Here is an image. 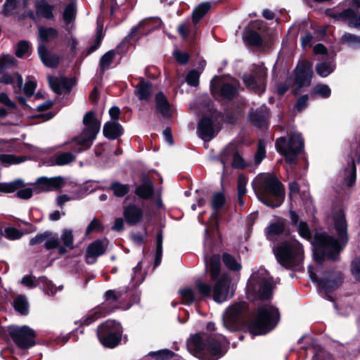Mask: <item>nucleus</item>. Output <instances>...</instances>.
<instances>
[{
  "label": "nucleus",
  "mask_w": 360,
  "mask_h": 360,
  "mask_svg": "<svg viewBox=\"0 0 360 360\" xmlns=\"http://www.w3.org/2000/svg\"><path fill=\"white\" fill-rule=\"evenodd\" d=\"M206 268L209 271L212 279L215 281L212 290L213 299L215 302L221 303L231 298L234 293L233 287H231L230 278L224 275L219 278L220 257L219 255H213L209 259L205 257Z\"/></svg>",
  "instance_id": "obj_4"
},
{
  "label": "nucleus",
  "mask_w": 360,
  "mask_h": 360,
  "mask_svg": "<svg viewBox=\"0 0 360 360\" xmlns=\"http://www.w3.org/2000/svg\"><path fill=\"white\" fill-rule=\"evenodd\" d=\"M210 8V4L208 2L202 3L200 4L193 13V20L195 23L199 20L207 13Z\"/></svg>",
  "instance_id": "obj_48"
},
{
  "label": "nucleus",
  "mask_w": 360,
  "mask_h": 360,
  "mask_svg": "<svg viewBox=\"0 0 360 360\" xmlns=\"http://www.w3.org/2000/svg\"><path fill=\"white\" fill-rule=\"evenodd\" d=\"M75 160V156L70 153H63L57 155L55 158V164L56 165L62 166L68 165Z\"/></svg>",
  "instance_id": "obj_51"
},
{
  "label": "nucleus",
  "mask_w": 360,
  "mask_h": 360,
  "mask_svg": "<svg viewBox=\"0 0 360 360\" xmlns=\"http://www.w3.org/2000/svg\"><path fill=\"white\" fill-rule=\"evenodd\" d=\"M223 261L229 269L237 271L241 268L240 264L229 254L226 253L223 255Z\"/></svg>",
  "instance_id": "obj_55"
},
{
  "label": "nucleus",
  "mask_w": 360,
  "mask_h": 360,
  "mask_svg": "<svg viewBox=\"0 0 360 360\" xmlns=\"http://www.w3.org/2000/svg\"><path fill=\"white\" fill-rule=\"evenodd\" d=\"M123 290H110L105 292V301L115 302L121 298L124 294Z\"/></svg>",
  "instance_id": "obj_57"
},
{
  "label": "nucleus",
  "mask_w": 360,
  "mask_h": 360,
  "mask_svg": "<svg viewBox=\"0 0 360 360\" xmlns=\"http://www.w3.org/2000/svg\"><path fill=\"white\" fill-rule=\"evenodd\" d=\"M49 83L53 91L58 94L68 92L74 85L71 79L66 77H49Z\"/></svg>",
  "instance_id": "obj_18"
},
{
  "label": "nucleus",
  "mask_w": 360,
  "mask_h": 360,
  "mask_svg": "<svg viewBox=\"0 0 360 360\" xmlns=\"http://www.w3.org/2000/svg\"><path fill=\"white\" fill-rule=\"evenodd\" d=\"M252 184L258 200L265 205L278 207L283 202V186L273 173L257 175Z\"/></svg>",
  "instance_id": "obj_3"
},
{
  "label": "nucleus",
  "mask_w": 360,
  "mask_h": 360,
  "mask_svg": "<svg viewBox=\"0 0 360 360\" xmlns=\"http://www.w3.org/2000/svg\"><path fill=\"white\" fill-rule=\"evenodd\" d=\"M84 128L82 133L72 141L73 151L79 153L89 149L101 129V122L96 118L94 112H86L83 118Z\"/></svg>",
  "instance_id": "obj_8"
},
{
  "label": "nucleus",
  "mask_w": 360,
  "mask_h": 360,
  "mask_svg": "<svg viewBox=\"0 0 360 360\" xmlns=\"http://www.w3.org/2000/svg\"><path fill=\"white\" fill-rule=\"evenodd\" d=\"M284 229L285 223L283 221L278 220L271 223L265 229L266 236L268 240H274L284 231Z\"/></svg>",
  "instance_id": "obj_28"
},
{
  "label": "nucleus",
  "mask_w": 360,
  "mask_h": 360,
  "mask_svg": "<svg viewBox=\"0 0 360 360\" xmlns=\"http://www.w3.org/2000/svg\"><path fill=\"white\" fill-rule=\"evenodd\" d=\"M316 70L319 75L326 77L334 70V65L332 62H321L316 65Z\"/></svg>",
  "instance_id": "obj_45"
},
{
  "label": "nucleus",
  "mask_w": 360,
  "mask_h": 360,
  "mask_svg": "<svg viewBox=\"0 0 360 360\" xmlns=\"http://www.w3.org/2000/svg\"><path fill=\"white\" fill-rule=\"evenodd\" d=\"M351 270L352 275L360 282V257L353 260Z\"/></svg>",
  "instance_id": "obj_64"
},
{
  "label": "nucleus",
  "mask_w": 360,
  "mask_h": 360,
  "mask_svg": "<svg viewBox=\"0 0 360 360\" xmlns=\"http://www.w3.org/2000/svg\"><path fill=\"white\" fill-rule=\"evenodd\" d=\"M16 196L20 199L28 200L32 198L33 195V192L34 191V187L32 188H25V185L17 190Z\"/></svg>",
  "instance_id": "obj_59"
},
{
  "label": "nucleus",
  "mask_w": 360,
  "mask_h": 360,
  "mask_svg": "<svg viewBox=\"0 0 360 360\" xmlns=\"http://www.w3.org/2000/svg\"><path fill=\"white\" fill-rule=\"evenodd\" d=\"M243 38L244 41L250 45L259 46L262 44V39L260 35L255 31L250 29L245 30Z\"/></svg>",
  "instance_id": "obj_36"
},
{
  "label": "nucleus",
  "mask_w": 360,
  "mask_h": 360,
  "mask_svg": "<svg viewBox=\"0 0 360 360\" xmlns=\"http://www.w3.org/2000/svg\"><path fill=\"white\" fill-rule=\"evenodd\" d=\"M15 309L21 314H27L28 312V303L25 296L19 295L14 300Z\"/></svg>",
  "instance_id": "obj_49"
},
{
  "label": "nucleus",
  "mask_w": 360,
  "mask_h": 360,
  "mask_svg": "<svg viewBox=\"0 0 360 360\" xmlns=\"http://www.w3.org/2000/svg\"><path fill=\"white\" fill-rule=\"evenodd\" d=\"M24 186L23 181L18 179L8 183H0V192L11 193L16 191Z\"/></svg>",
  "instance_id": "obj_41"
},
{
  "label": "nucleus",
  "mask_w": 360,
  "mask_h": 360,
  "mask_svg": "<svg viewBox=\"0 0 360 360\" xmlns=\"http://www.w3.org/2000/svg\"><path fill=\"white\" fill-rule=\"evenodd\" d=\"M248 182L247 178L243 175H240L238 179V203L240 206H243L244 202L242 199L243 195L246 193V184Z\"/></svg>",
  "instance_id": "obj_50"
},
{
  "label": "nucleus",
  "mask_w": 360,
  "mask_h": 360,
  "mask_svg": "<svg viewBox=\"0 0 360 360\" xmlns=\"http://www.w3.org/2000/svg\"><path fill=\"white\" fill-rule=\"evenodd\" d=\"M9 334L13 341L19 348L27 349L35 344L34 331L27 326L10 327Z\"/></svg>",
  "instance_id": "obj_11"
},
{
  "label": "nucleus",
  "mask_w": 360,
  "mask_h": 360,
  "mask_svg": "<svg viewBox=\"0 0 360 360\" xmlns=\"http://www.w3.org/2000/svg\"><path fill=\"white\" fill-rule=\"evenodd\" d=\"M271 279L266 269L260 268L254 271L247 285V296L253 302L264 301L272 295Z\"/></svg>",
  "instance_id": "obj_7"
},
{
  "label": "nucleus",
  "mask_w": 360,
  "mask_h": 360,
  "mask_svg": "<svg viewBox=\"0 0 360 360\" xmlns=\"http://www.w3.org/2000/svg\"><path fill=\"white\" fill-rule=\"evenodd\" d=\"M198 130L200 131V137L203 140H210L215 136V132L213 128V122L212 120L204 117L198 124Z\"/></svg>",
  "instance_id": "obj_24"
},
{
  "label": "nucleus",
  "mask_w": 360,
  "mask_h": 360,
  "mask_svg": "<svg viewBox=\"0 0 360 360\" xmlns=\"http://www.w3.org/2000/svg\"><path fill=\"white\" fill-rule=\"evenodd\" d=\"M245 309L246 304L245 302L236 303L230 306L224 314V326L230 330H234Z\"/></svg>",
  "instance_id": "obj_13"
},
{
  "label": "nucleus",
  "mask_w": 360,
  "mask_h": 360,
  "mask_svg": "<svg viewBox=\"0 0 360 360\" xmlns=\"http://www.w3.org/2000/svg\"><path fill=\"white\" fill-rule=\"evenodd\" d=\"M153 184L146 177L143 179L141 184L135 189L136 195L144 200L149 199L153 195Z\"/></svg>",
  "instance_id": "obj_26"
},
{
  "label": "nucleus",
  "mask_w": 360,
  "mask_h": 360,
  "mask_svg": "<svg viewBox=\"0 0 360 360\" xmlns=\"http://www.w3.org/2000/svg\"><path fill=\"white\" fill-rule=\"evenodd\" d=\"M297 231L300 237L306 240H310L311 236V231L308 224L302 221H300L297 225Z\"/></svg>",
  "instance_id": "obj_56"
},
{
  "label": "nucleus",
  "mask_w": 360,
  "mask_h": 360,
  "mask_svg": "<svg viewBox=\"0 0 360 360\" xmlns=\"http://www.w3.org/2000/svg\"><path fill=\"white\" fill-rule=\"evenodd\" d=\"M0 82L6 84H13L15 93H18L21 90L23 84L22 77L17 72L12 75H4L0 78Z\"/></svg>",
  "instance_id": "obj_29"
},
{
  "label": "nucleus",
  "mask_w": 360,
  "mask_h": 360,
  "mask_svg": "<svg viewBox=\"0 0 360 360\" xmlns=\"http://www.w3.org/2000/svg\"><path fill=\"white\" fill-rule=\"evenodd\" d=\"M265 143L263 141H259L258 143L257 151L255 156V162L256 165H259L265 158Z\"/></svg>",
  "instance_id": "obj_63"
},
{
  "label": "nucleus",
  "mask_w": 360,
  "mask_h": 360,
  "mask_svg": "<svg viewBox=\"0 0 360 360\" xmlns=\"http://www.w3.org/2000/svg\"><path fill=\"white\" fill-rule=\"evenodd\" d=\"M232 155L233 156V167H243L245 166L243 159L238 154L231 152L229 148H226L222 151L220 158V162L224 168Z\"/></svg>",
  "instance_id": "obj_27"
},
{
  "label": "nucleus",
  "mask_w": 360,
  "mask_h": 360,
  "mask_svg": "<svg viewBox=\"0 0 360 360\" xmlns=\"http://www.w3.org/2000/svg\"><path fill=\"white\" fill-rule=\"evenodd\" d=\"M199 77L200 73L198 71L193 70L186 75V81L190 86H197L199 84Z\"/></svg>",
  "instance_id": "obj_61"
},
{
  "label": "nucleus",
  "mask_w": 360,
  "mask_h": 360,
  "mask_svg": "<svg viewBox=\"0 0 360 360\" xmlns=\"http://www.w3.org/2000/svg\"><path fill=\"white\" fill-rule=\"evenodd\" d=\"M268 115V108L266 106H262L259 110L252 113L251 120L255 126L262 127L266 124Z\"/></svg>",
  "instance_id": "obj_33"
},
{
  "label": "nucleus",
  "mask_w": 360,
  "mask_h": 360,
  "mask_svg": "<svg viewBox=\"0 0 360 360\" xmlns=\"http://www.w3.org/2000/svg\"><path fill=\"white\" fill-rule=\"evenodd\" d=\"M331 16L338 20H348L350 26L360 27V14L356 15L352 8L345 9L340 13H333Z\"/></svg>",
  "instance_id": "obj_23"
},
{
  "label": "nucleus",
  "mask_w": 360,
  "mask_h": 360,
  "mask_svg": "<svg viewBox=\"0 0 360 360\" xmlns=\"http://www.w3.org/2000/svg\"><path fill=\"white\" fill-rule=\"evenodd\" d=\"M313 268L309 266L308 271L311 280L314 282L319 283V286L325 291L326 293H328L333 290L338 288L342 282L341 276L338 275V276L333 280L326 279V280H319L316 275L312 271Z\"/></svg>",
  "instance_id": "obj_19"
},
{
  "label": "nucleus",
  "mask_w": 360,
  "mask_h": 360,
  "mask_svg": "<svg viewBox=\"0 0 360 360\" xmlns=\"http://www.w3.org/2000/svg\"><path fill=\"white\" fill-rule=\"evenodd\" d=\"M345 172L347 173L345 182L349 186H353L356 181V167L353 160L348 165L347 168L345 169Z\"/></svg>",
  "instance_id": "obj_52"
},
{
  "label": "nucleus",
  "mask_w": 360,
  "mask_h": 360,
  "mask_svg": "<svg viewBox=\"0 0 360 360\" xmlns=\"http://www.w3.org/2000/svg\"><path fill=\"white\" fill-rule=\"evenodd\" d=\"M129 184H123L118 181H113L110 186V189L113 194L118 198H122L129 193L130 191Z\"/></svg>",
  "instance_id": "obj_42"
},
{
  "label": "nucleus",
  "mask_w": 360,
  "mask_h": 360,
  "mask_svg": "<svg viewBox=\"0 0 360 360\" xmlns=\"http://www.w3.org/2000/svg\"><path fill=\"white\" fill-rule=\"evenodd\" d=\"M225 203V197L221 192H217L213 195L212 199V207L214 210H217L221 208Z\"/></svg>",
  "instance_id": "obj_58"
},
{
  "label": "nucleus",
  "mask_w": 360,
  "mask_h": 360,
  "mask_svg": "<svg viewBox=\"0 0 360 360\" xmlns=\"http://www.w3.org/2000/svg\"><path fill=\"white\" fill-rule=\"evenodd\" d=\"M123 215L128 224L135 225L141 221L143 210L136 205H130L124 208Z\"/></svg>",
  "instance_id": "obj_22"
},
{
  "label": "nucleus",
  "mask_w": 360,
  "mask_h": 360,
  "mask_svg": "<svg viewBox=\"0 0 360 360\" xmlns=\"http://www.w3.org/2000/svg\"><path fill=\"white\" fill-rule=\"evenodd\" d=\"M38 52L41 60L46 66L53 68L58 65V58L48 53L44 44L39 46Z\"/></svg>",
  "instance_id": "obj_31"
},
{
  "label": "nucleus",
  "mask_w": 360,
  "mask_h": 360,
  "mask_svg": "<svg viewBox=\"0 0 360 360\" xmlns=\"http://www.w3.org/2000/svg\"><path fill=\"white\" fill-rule=\"evenodd\" d=\"M122 134V126L116 122H108L103 127V134L110 139H115Z\"/></svg>",
  "instance_id": "obj_30"
},
{
  "label": "nucleus",
  "mask_w": 360,
  "mask_h": 360,
  "mask_svg": "<svg viewBox=\"0 0 360 360\" xmlns=\"http://www.w3.org/2000/svg\"><path fill=\"white\" fill-rule=\"evenodd\" d=\"M195 288L198 291V295L200 297V300L202 298L211 297L212 287L208 283L200 281H197L195 283Z\"/></svg>",
  "instance_id": "obj_43"
},
{
  "label": "nucleus",
  "mask_w": 360,
  "mask_h": 360,
  "mask_svg": "<svg viewBox=\"0 0 360 360\" xmlns=\"http://www.w3.org/2000/svg\"><path fill=\"white\" fill-rule=\"evenodd\" d=\"M77 8L74 3L68 4L63 11V19L65 25L72 23L76 18Z\"/></svg>",
  "instance_id": "obj_39"
},
{
  "label": "nucleus",
  "mask_w": 360,
  "mask_h": 360,
  "mask_svg": "<svg viewBox=\"0 0 360 360\" xmlns=\"http://www.w3.org/2000/svg\"><path fill=\"white\" fill-rule=\"evenodd\" d=\"M39 34L41 41H49L58 37V31L53 27H39Z\"/></svg>",
  "instance_id": "obj_44"
},
{
  "label": "nucleus",
  "mask_w": 360,
  "mask_h": 360,
  "mask_svg": "<svg viewBox=\"0 0 360 360\" xmlns=\"http://www.w3.org/2000/svg\"><path fill=\"white\" fill-rule=\"evenodd\" d=\"M277 151L285 156V160L290 165L294 164L297 160V154L304 148V139L301 134L295 132L291 134L289 141L283 137L278 139L276 141Z\"/></svg>",
  "instance_id": "obj_9"
},
{
  "label": "nucleus",
  "mask_w": 360,
  "mask_h": 360,
  "mask_svg": "<svg viewBox=\"0 0 360 360\" xmlns=\"http://www.w3.org/2000/svg\"><path fill=\"white\" fill-rule=\"evenodd\" d=\"M34 8L37 17L46 20L54 18L55 6L50 4L46 0H37L34 2Z\"/></svg>",
  "instance_id": "obj_21"
},
{
  "label": "nucleus",
  "mask_w": 360,
  "mask_h": 360,
  "mask_svg": "<svg viewBox=\"0 0 360 360\" xmlns=\"http://www.w3.org/2000/svg\"><path fill=\"white\" fill-rule=\"evenodd\" d=\"M181 298L184 304H191L193 302L200 301V297L198 293L191 288H184L179 290Z\"/></svg>",
  "instance_id": "obj_35"
},
{
  "label": "nucleus",
  "mask_w": 360,
  "mask_h": 360,
  "mask_svg": "<svg viewBox=\"0 0 360 360\" xmlns=\"http://www.w3.org/2000/svg\"><path fill=\"white\" fill-rule=\"evenodd\" d=\"M44 246L47 250L58 248V252L60 255H64L67 252V250L65 247L60 246V240L58 236L52 235L49 233H47V238L45 239Z\"/></svg>",
  "instance_id": "obj_34"
},
{
  "label": "nucleus",
  "mask_w": 360,
  "mask_h": 360,
  "mask_svg": "<svg viewBox=\"0 0 360 360\" xmlns=\"http://www.w3.org/2000/svg\"><path fill=\"white\" fill-rule=\"evenodd\" d=\"M122 329L119 323L108 320L98 328V338L101 343L106 347L113 348L120 342Z\"/></svg>",
  "instance_id": "obj_10"
},
{
  "label": "nucleus",
  "mask_w": 360,
  "mask_h": 360,
  "mask_svg": "<svg viewBox=\"0 0 360 360\" xmlns=\"http://www.w3.org/2000/svg\"><path fill=\"white\" fill-rule=\"evenodd\" d=\"M280 320L278 310L269 304H258L255 319L248 325L253 335H265L272 330Z\"/></svg>",
  "instance_id": "obj_5"
},
{
  "label": "nucleus",
  "mask_w": 360,
  "mask_h": 360,
  "mask_svg": "<svg viewBox=\"0 0 360 360\" xmlns=\"http://www.w3.org/2000/svg\"><path fill=\"white\" fill-rule=\"evenodd\" d=\"M266 77V68L263 65H257L255 67L252 75H245L243 79L248 88L261 94L265 89Z\"/></svg>",
  "instance_id": "obj_12"
},
{
  "label": "nucleus",
  "mask_w": 360,
  "mask_h": 360,
  "mask_svg": "<svg viewBox=\"0 0 360 360\" xmlns=\"http://www.w3.org/2000/svg\"><path fill=\"white\" fill-rule=\"evenodd\" d=\"M112 311V309H110L106 303H103L102 304L91 310L86 314V316L82 321V324L89 325L97 319L105 316Z\"/></svg>",
  "instance_id": "obj_20"
},
{
  "label": "nucleus",
  "mask_w": 360,
  "mask_h": 360,
  "mask_svg": "<svg viewBox=\"0 0 360 360\" xmlns=\"http://www.w3.org/2000/svg\"><path fill=\"white\" fill-rule=\"evenodd\" d=\"M155 102V108L158 112L165 117L172 116L173 110L162 93H158L156 95Z\"/></svg>",
  "instance_id": "obj_25"
},
{
  "label": "nucleus",
  "mask_w": 360,
  "mask_h": 360,
  "mask_svg": "<svg viewBox=\"0 0 360 360\" xmlns=\"http://www.w3.org/2000/svg\"><path fill=\"white\" fill-rule=\"evenodd\" d=\"M229 342L221 335L209 336L206 333L191 335L187 342L188 349L202 360H217L224 355Z\"/></svg>",
  "instance_id": "obj_1"
},
{
  "label": "nucleus",
  "mask_w": 360,
  "mask_h": 360,
  "mask_svg": "<svg viewBox=\"0 0 360 360\" xmlns=\"http://www.w3.org/2000/svg\"><path fill=\"white\" fill-rule=\"evenodd\" d=\"M115 56V52L113 50H110L106 52L101 58L100 61L101 69L104 71L108 69Z\"/></svg>",
  "instance_id": "obj_54"
},
{
  "label": "nucleus",
  "mask_w": 360,
  "mask_h": 360,
  "mask_svg": "<svg viewBox=\"0 0 360 360\" xmlns=\"http://www.w3.org/2000/svg\"><path fill=\"white\" fill-rule=\"evenodd\" d=\"M139 100L148 101L152 93V85L145 81H141L136 86L134 91Z\"/></svg>",
  "instance_id": "obj_32"
},
{
  "label": "nucleus",
  "mask_w": 360,
  "mask_h": 360,
  "mask_svg": "<svg viewBox=\"0 0 360 360\" xmlns=\"http://www.w3.org/2000/svg\"><path fill=\"white\" fill-rule=\"evenodd\" d=\"M60 246H64L67 250H72L74 248V237L72 231L70 229H63L60 237L59 238Z\"/></svg>",
  "instance_id": "obj_38"
},
{
  "label": "nucleus",
  "mask_w": 360,
  "mask_h": 360,
  "mask_svg": "<svg viewBox=\"0 0 360 360\" xmlns=\"http://www.w3.org/2000/svg\"><path fill=\"white\" fill-rule=\"evenodd\" d=\"M22 236V233L15 228H6L4 232L0 229V239L4 236L10 240H17L20 238Z\"/></svg>",
  "instance_id": "obj_53"
},
{
  "label": "nucleus",
  "mask_w": 360,
  "mask_h": 360,
  "mask_svg": "<svg viewBox=\"0 0 360 360\" xmlns=\"http://www.w3.org/2000/svg\"><path fill=\"white\" fill-rule=\"evenodd\" d=\"M210 8V4L208 2L202 3L200 4L193 13V20L195 23L199 20L207 13Z\"/></svg>",
  "instance_id": "obj_46"
},
{
  "label": "nucleus",
  "mask_w": 360,
  "mask_h": 360,
  "mask_svg": "<svg viewBox=\"0 0 360 360\" xmlns=\"http://www.w3.org/2000/svg\"><path fill=\"white\" fill-rule=\"evenodd\" d=\"M210 8V4L208 2L202 3L200 4L193 13V20L195 23L199 20L207 13Z\"/></svg>",
  "instance_id": "obj_47"
},
{
  "label": "nucleus",
  "mask_w": 360,
  "mask_h": 360,
  "mask_svg": "<svg viewBox=\"0 0 360 360\" xmlns=\"http://www.w3.org/2000/svg\"><path fill=\"white\" fill-rule=\"evenodd\" d=\"M108 243L109 242L107 238L96 240L90 243L86 252V257L88 259L87 262L93 264L98 257L102 255L105 252Z\"/></svg>",
  "instance_id": "obj_17"
},
{
  "label": "nucleus",
  "mask_w": 360,
  "mask_h": 360,
  "mask_svg": "<svg viewBox=\"0 0 360 360\" xmlns=\"http://www.w3.org/2000/svg\"><path fill=\"white\" fill-rule=\"evenodd\" d=\"M274 254L277 261L286 269H299L304 260V250L297 240H290L281 243Z\"/></svg>",
  "instance_id": "obj_6"
},
{
  "label": "nucleus",
  "mask_w": 360,
  "mask_h": 360,
  "mask_svg": "<svg viewBox=\"0 0 360 360\" xmlns=\"http://www.w3.org/2000/svg\"><path fill=\"white\" fill-rule=\"evenodd\" d=\"M342 39L350 46L357 47L360 46V37L354 34L346 33L342 35Z\"/></svg>",
  "instance_id": "obj_60"
},
{
  "label": "nucleus",
  "mask_w": 360,
  "mask_h": 360,
  "mask_svg": "<svg viewBox=\"0 0 360 360\" xmlns=\"http://www.w3.org/2000/svg\"><path fill=\"white\" fill-rule=\"evenodd\" d=\"M64 184V179L61 176L48 178L41 176L34 183V191L37 193L47 192L60 189Z\"/></svg>",
  "instance_id": "obj_15"
},
{
  "label": "nucleus",
  "mask_w": 360,
  "mask_h": 360,
  "mask_svg": "<svg viewBox=\"0 0 360 360\" xmlns=\"http://www.w3.org/2000/svg\"><path fill=\"white\" fill-rule=\"evenodd\" d=\"M25 158L11 154L0 153V162L4 167H9L11 165H16L24 162Z\"/></svg>",
  "instance_id": "obj_40"
},
{
  "label": "nucleus",
  "mask_w": 360,
  "mask_h": 360,
  "mask_svg": "<svg viewBox=\"0 0 360 360\" xmlns=\"http://www.w3.org/2000/svg\"><path fill=\"white\" fill-rule=\"evenodd\" d=\"M312 63L304 60L298 64L295 69V83L299 86H309L313 76Z\"/></svg>",
  "instance_id": "obj_16"
},
{
  "label": "nucleus",
  "mask_w": 360,
  "mask_h": 360,
  "mask_svg": "<svg viewBox=\"0 0 360 360\" xmlns=\"http://www.w3.org/2000/svg\"><path fill=\"white\" fill-rule=\"evenodd\" d=\"M314 92L323 98H328L330 96L331 91L328 85L317 84L314 89Z\"/></svg>",
  "instance_id": "obj_62"
},
{
  "label": "nucleus",
  "mask_w": 360,
  "mask_h": 360,
  "mask_svg": "<svg viewBox=\"0 0 360 360\" xmlns=\"http://www.w3.org/2000/svg\"><path fill=\"white\" fill-rule=\"evenodd\" d=\"M161 20L159 18L145 19L134 27L127 38L131 39H139L141 36L148 34L152 30L160 27Z\"/></svg>",
  "instance_id": "obj_14"
},
{
  "label": "nucleus",
  "mask_w": 360,
  "mask_h": 360,
  "mask_svg": "<svg viewBox=\"0 0 360 360\" xmlns=\"http://www.w3.org/2000/svg\"><path fill=\"white\" fill-rule=\"evenodd\" d=\"M338 240L326 233H316L314 245L330 259L335 260L342 247L347 242V222L344 212L339 210L333 216Z\"/></svg>",
  "instance_id": "obj_2"
},
{
  "label": "nucleus",
  "mask_w": 360,
  "mask_h": 360,
  "mask_svg": "<svg viewBox=\"0 0 360 360\" xmlns=\"http://www.w3.org/2000/svg\"><path fill=\"white\" fill-rule=\"evenodd\" d=\"M237 81L233 79L231 80V83L223 84L221 89V96L228 99L233 98L237 93Z\"/></svg>",
  "instance_id": "obj_37"
}]
</instances>
